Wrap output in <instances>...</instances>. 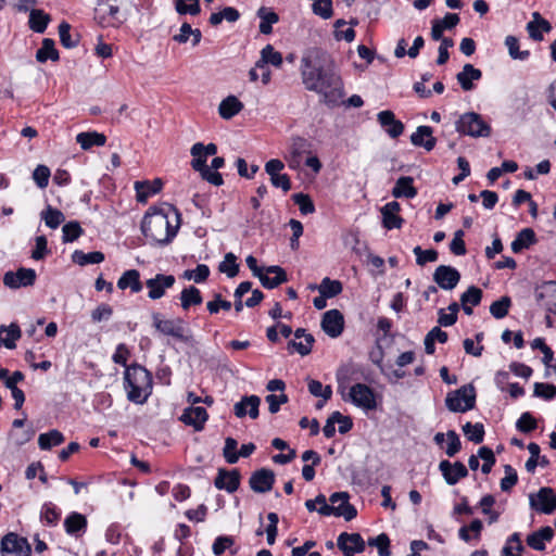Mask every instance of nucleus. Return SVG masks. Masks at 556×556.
<instances>
[{"label":"nucleus","mask_w":556,"mask_h":556,"mask_svg":"<svg viewBox=\"0 0 556 556\" xmlns=\"http://www.w3.org/2000/svg\"><path fill=\"white\" fill-rule=\"evenodd\" d=\"M300 72L305 89L321 96L326 104L336 105L342 99V79L325 50L316 47L306 49L301 58Z\"/></svg>","instance_id":"1"},{"label":"nucleus","mask_w":556,"mask_h":556,"mask_svg":"<svg viewBox=\"0 0 556 556\" xmlns=\"http://www.w3.org/2000/svg\"><path fill=\"white\" fill-rule=\"evenodd\" d=\"M180 227V213L174 206L147 213L141 223V230L150 242L168 244L176 237Z\"/></svg>","instance_id":"2"},{"label":"nucleus","mask_w":556,"mask_h":556,"mask_svg":"<svg viewBox=\"0 0 556 556\" xmlns=\"http://www.w3.org/2000/svg\"><path fill=\"white\" fill-rule=\"evenodd\" d=\"M125 389L127 399L137 404H143L151 393V374L140 365H132L125 370Z\"/></svg>","instance_id":"3"},{"label":"nucleus","mask_w":556,"mask_h":556,"mask_svg":"<svg viewBox=\"0 0 556 556\" xmlns=\"http://www.w3.org/2000/svg\"><path fill=\"white\" fill-rule=\"evenodd\" d=\"M455 128L460 135L472 138H485L491 135V126L476 112L462 114L455 122Z\"/></svg>","instance_id":"4"},{"label":"nucleus","mask_w":556,"mask_h":556,"mask_svg":"<svg viewBox=\"0 0 556 556\" xmlns=\"http://www.w3.org/2000/svg\"><path fill=\"white\" fill-rule=\"evenodd\" d=\"M476 389L472 384H465L450 392L445 399V405L451 412L465 413L475 407Z\"/></svg>","instance_id":"5"},{"label":"nucleus","mask_w":556,"mask_h":556,"mask_svg":"<svg viewBox=\"0 0 556 556\" xmlns=\"http://www.w3.org/2000/svg\"><path fill=\"white\" fill-rule=\"evenodd\" d=\"M339 391L341 392L345 401H350L353 405L364 410H374L377 407V401L374 390L365 383L353 384L348 393V396L343 394L342 386L339 384Z\"/></svg>","instance_id":"6"},{"label":"nucleus","mask_w":556,"mask_h":556,"mask_svg":"<svg viewBox=\"0 0 556 556\" xmlns=\"http://www.w3.org/2000/svg\"><path fill=\"white\" fill-rule=\"evenodd\" d=\"M530 507L542 514H552L556 510V493L548 486L541 488L536 493L529 495Z\"/></svg>","instance_id":"7"},{"label":"nucleus","mask_w":556,"mask_h":556,"mask_svg":"<svg viewBox=\"0 0 556 556\" xmlns=\"http://www.w3.org/2000/svg\"><path fill=\"white\" fill-rule=\"evenodd\" d=\"M348 492H336L330 495V516L343 517L346 521L354 519L357 515L356 508L349 502Z\"/></svg>","instance_id":"8"},{"label":"nucleus","mask_w":556,"mask_h":556,"mask_svg":"<svg viewBox=\"0 0 556 556\" xmlns=\"http://www.w3.org/2000/svg\"><path fill=\"white\" fill-rule=\"evenodd\" d=\"M96 18L100 24L110 26H118L125 21L119 15V8L115 4V0H99Z\"/></svg>","instance_id":"9"},{"label":"nucleus","mask_w":556,"mask_h":556,"mask_svg":"<svg viewBox=\"0 0 556 556\" xmlns=\"http://www.w3.org/2000/svg\"><path fill=\"white\" fill-rule=\"evenodd\" d=\"M152 320L154 328L162 334L170 336L179 340L185 338L182 319H163L160 313H153Z\"/></svg>","instance_id":"10"},{"label":"nucleus","mask_w":556,"mask_h":556,"mask_svg":"<svg viewBox=\"0 0 556 556\" xmlns=\"http://www.w3.org/2000/svg\"><path fill=\"white\" fill-rule=\"evenodd\" d=\"M432 279L439 288L451 291L460 281V273L450 265H440L434 269Z\"/></svg>","instance_id":"11"},{"label":"nucleus","mask_w":556,"mask_h":556,"mask_svg":"<svg viewBox=\"0 0 556 556\" xmlns=\"http://www.w3.org/2000/svg\"><path fill=\"white\" fill-rule=\"evenodd\" d=\"M1 552L2 556H29L30 546L26 539L9 533L1 541Z\"/></svg>","instance_id":"12"},{"label":"nucleus","mask_w":556,"mask_h":556,"mask_svg":"<svg viewBox=\"0 0 556 556\" xmlns=\"http://www.w3.org/2000/svg\"><path fill=\"white\" fill-rule=\"evenodd\" d=\"M36 277L35 269L21 267L16 271H7L3 276V283L10 289H18L33 286Z\"/></svg>","instance_id":"13"},{"label":"nucleus","mask_w":556,"mask_h":556,"mask_svg":"<svg viewBox=\"0 0 556 556\" xmlns=\"http://www.w3.org/2000/svg\"><path fill=\"white\" fill-rule=\"evenodd\" d=\"M176 279L173 275L157 274L155 277L150 278L146 281V286L149 289L148 296L151 300H159L165 295L167 289L172 288Z\"/></svg>","instance_id":"14"},{"label":"nucleus","mask_w":556,"mask_h":556,"mask_svg":"<svg viewBox=\"0 0 556 556\" xmlns=\"http://www.w3.org/2000/svg\"><path fill=\"white\" fill-rule=\"evenodd\" d=\"M337 545L344 556H354L365 549V542L359 533L342 532L338 536Z\"/></svg>","instance_id":"15"},{"label":"nucleus","mask_w":556,"mask_h":556,"mask_svg":"<svg viewBox=\"0 0 556 556\" xmlns=\"http://www.w3.org/2000/svg\"><path fill=\"white\" fill-rule=\"evenodd\" d=\"M275 483V473L273 470L262 468L254 471L249 480L250 488L256 493H267Z\"/></svg>","instance_id":"16"},{"label":"nucleus","mask_w":556,"mask_h":556,"mask_svg":"<svg viewBox=\"0 0 556 556\" xmlns=\"http://www.w3.org/2000/svg\"><path fill=\"white\" fill-rule=\"evenodd\" d=\"M439 469L448 485H455L460 479L468 476V469L460 462L441 460Z\"/></svg>","instance_id":"17"},{"label":"nucleus","mask_w":556,"mask_h":556,"mask_svg":"<svg viewBox=\"0 0 556 556\" xmlns=\"http://www.w3.org/2000/svg\"><path fill=\"white\" fill-rule=\"evenodd\" d=\"M343 325V315L338 309H330L323 316L321 328L331 338H337L342 333Z\"/></svg>","instance_id":"18"},{"label":"nucleus","mask_w":556,"mask_h":556,"mask_svg":"<svg viewBox=\"0 0 556 556\" xmlns=\"http://www.w3.org/2000/svg\"><path fill=\"white\" fill-rule=\"evenodd\" d=\"M401 205L396 201H391L383 205L380 210L382 215V225L384 228L399 229L402 227L404 219L399 215Z\"/></svg>","instance_id":"19"},{"label":"nucleus","mask_w":556,"mask_h":556,"mask_svg":"<svg viewBox=\"0 0 556 556\" xmlns=\"http://www.w3.org/2000/svg\"><path fill=\"white\" fill-rule=\"evenodd\" d=\"M260 404L261 399L257 395H247L233 405V413L238 418L249 415L250 418L256 419L258 417Z\"/></svg>","instance_id":"20"},{"label":"nucleus","mask_w":556,"mask_h":556,"mask_svg":"<svg viewBox=\"0 0 556 556\" xmlns=\"http://www.w3.org/2000/svg\"><path fill=\"white\" fill-rule=\"evenodd\" d=\"M264 288L274 289L287 281V274L280 266H268L257 277Z\"/></svg>","instance_id":"21"},{"label":"nucleus","mask_w":556,"mask_h":556,"mask_svg":"<svg viewBox=\"0 0 556 556\" xmlns=\"http://www.w3.org/2000/svg\"><path fill=\"white\" fill-rule=\"evenodd\" d=\"M380 126L391 138L400 137L404 131V125L401 121L395 118L392 111H381L377 115Z\"/></svg>","instance_id":"22"},{"label":"nucleus","mask_w":556,"mask_h":556,"mask_svg":"<svg viewBox=\"0 0 556 556\" xmlns=\"http://www.w3.org/2000/svg\"><path fill=\"white\" fill-rule=\"evenodd\" d=\"M207 417L208 415L204 407L190 406L184 410L180 420L188 426H192L197 431H200L203 429Z\"/></svg>","instance_id":"23"},{"label":"nucleus","mask_w":556,"mask_h":556,"mask_svg":"<svg viewBox=\"0 0 556 556\" xmlns=\"http://www.w3.org/2000/svg\"><path fill=\"white\" fill-rule=\"evenodd\" d=\"M214 484L218 490H226L229 493H233L240 485V473L237 469L231 471L220 469L215 478Z\"/></svg>","instance_id":"24"},{"label":"nucleus","mask_w":556,"mask_h":556,"mask_svg":"<svg viewBox=\"0 0 556 556\" xmlns=\"http://www.w3.org/2000/svg\"><path fill=\"white\" fill-rule=\"evenodd\" d=\"M306 140L301 137H294L291 139L288 155L286 160L291 169H299L302 164V154L306 150Z\"/></svg>","instance_id":"25"},{"label":"nucleus","mask_w":556,"mask_h":556,"mask_svg":"<svg viewBox=\"0 0 556 556\" xmlns=\"http://www.w3.org/2000/svg\"><path fill=\"white\" fill-rule=\"evenodd\" d=\"M432 132L430 126H419L416 131L412 134L410 141L416 147H424L427 151H431L437 143V139L432 136Z\"/></svg>","instance_id":"26"},{"label":"nucleus","mask_w":556,"mask_h":556,"mask_svg":"<svg viewBox=\"0 0 556 556\" xmlns=\"http://www.w3.org/2000/svg\"><path fill=\"white\" fill-rule=\"evenodd\" d=\"M392 195L396 199H413L417 195V189L414 187V178L410 176H401L392 189Z\"/></svg>","instance_id":"27"},{"label":"nucleus","mask_w":556,"mask_h":556,"mask_svg":"<svg viewBox=\"0 0 556 556\" xmlns=\"http://www.w3.org/2000/svg\"><path fill=\"white\" fill-rule=\"evenodd\" d=\"M553 536L554 530L548 526L543 527L527 536V544L535 551H543L545 543L552 541Z\"/></svg>","instance_id":"28"},{"label":"nucleus","mask_w":556,"mask_h":556,"mask_svg":"<svg viewBox=\"0 0 556 556\" xmlns=\"http://www.w3.org/2000/svg\"><path fill=\"white\" fill-rule=\"evenodd\" d=\"M482 76L480 70L476 68L471 64H465L462 72L456 75L457 81L465 91H469L473 88V80H479Z\"/></svg>","instance_id":"29"},{"label":"nucleus","mask_w":556,"mask_h":556,"mask_svg":"<svg viewBox=\"0 0 556 556\" xmlns=\"http://www.w3.org/2000/svg\"><path fill=\"white\" fill-rule=\"evenodd\" d=\"M532 16L533 21L527 24V30L530 38L541 41L543 39L542 31L548 33L552 29L551 24L539 12H534Z\"/></svg>","instance_id":"30"},{"label":"nucleus","mask_w":556,"mask_h":556,"mask_svg":"<svg viewBox=\"0 0 556 556\" xmlns=\"http://www.w3.org/2000/svg\"><path fill=\"white\" fill-rule=\"evenodd\" d=\"M117 287L121 290L130 288L131 292L138 293L142 290V283L140 281V273L137 269L126 270L118 279Z\"/></svg>","instance_id":"31"},{"label":"nucleus","mask_w":556,"mask_h":556,"mask_svg":"<svg viewBox=\"0 0 556 556\" xmlns=\"http://www.w3.org/2000/svg\"><path fill=\"white\" fill-rule=\"evenodd\" d=\"M482 299V291L476 286L469 287L462 295L460 303L463 311L467 315L472 314V306H477L480 304Z\"/></svg>","instance_id":"32"},{"label":"nucleus","mask_w":556,"mask_h":556,"mask_svg":"<svg viewBox=\"0 0 556 556\" xmlns=\"http://www.w3.org/2000/svg\"><path fill=\"white\" fill-rule=\"evenodd\" d=\"M64 527L70 535L79 536L87 528V519L81 514L72 513L65 518Z\"/></svg>","instance_id":"33"},{"label":"nucleus","mask_w":556,"mask_h":556,"mask_svg":"<svg viewBox=\"0 0 556 556\" xmlns=\"http://www.w3.org/2000/svg\"><path fill=\"white\" fill-rule=\"evenodd\" d=\"M282 62V54L276 51L271 45H267L261 51V58L256 61V67L265 68L267 64L280 67Z\"/></svg>","instance_id":"34"},{"label":"nucleus","mask_w":556,"mask_h":556,"mask_svg":"<svg viewBox=\"0 0 556 556\" xmlns=\"http://www.w3.org/2000/svg\"><path fill=\"white\" fill-rule=\"evenodd\" d=\"M135 189L137 191V200L143 203L149 197L157 193L162 189V181L161 179H155L152 182L136 181Z\"/></svg>","instance_id":"35"},{"label":"nucleus","mask_w":556,"mask_h":556,"mask_svg":"<svg viewBox=\"0 0 556 556\" xmlns=\"http://www.w3.org/2000/svg\"><path fill=\"white\" fill-rule=\"evenodd\" d=\"M242 109V102H240L235 96H228L219 103L218 113L224 119H230Z\"/></svg>","instance_id":"36"},{"label":"nucleus","mask_w":556,"mask_h":556,"mask_svg":"<svg viewBox=\"0 0 556 556\" xmlns=\"http://www.w3.org/2000/svg\"><path fill=\"white\" fill-rule=\"evenodd\" d=\"M257 16L261 20L260 31L264 35L271 34L273 25L279 21L278 14L268 8L262 7L257 10Z\"/></svg>","instance_id":"37"},{"label":"nucleus","mask_w":556,"mask_h":556,"mask_svg":"<svg viewBox=\"0 0 556 556\" xmlns=\"http://www.w3.org/2000/svg\"><path fill=\"white\" fill-rule=\"evenodd\" d=\"M77 143L80 144L81 149L88 150L93 146L102 147L106 142V137L103 134L96 131L79 132L76 136Z\"/></svg>","instance_id":"38"},{"label":"nucleus","mask_w":556,"mask_h":556,"mask_svg":"<svg viewBox=\"0 0 556 556\" xmlns=\"http://www.w3.org/2000/svg\"><path fill=\"white\" fill-rule=\"evenodd\" d=\"M21 337V329L16 324H11L9 327H0V344L7 349H14L15 341Z\"/></svg>","instance_id":"39"},{"label":"nucleus","mask_w":556,"mask_h":556,"mask_svg":"<svg viewBox=\"0 0 556 556\" xmlns=\"http://www.w3.org/2000/svg\"><path fill=\"white\" fill-rule=\"evenodd\" d=\"M535 242V233L531 228H525L517 235L516 239L511 242V250L515 253L521 252L523 249L529 248Z\"/></svg>","instance_id":"40"},{"label":"nucleus","mask_w":556,"mask_h":556,"mask_svg":"<svg viewBox=\"0 0 556 556\" xmlns=\"http://www.w3.org/2000/svg\"><path fill=\"white\" fill-rule=\"evenodd\" d=\"M72 260L80 266L99 264L104 261V254L99 251L84 253L83 251L76 250L72 255Z\"/></svg>","instance_id":"41"},{"label":"nucleus","mask_w":556,"mask_h":556,"mask_svg":"<svg viewBox=\"0 0 556 556\" xmlns=\"http://www.w3.org/2000/svg\"><path fill=\"white\" fill-rule=\"evenodd\" d=\"M523 549L521 536L518 532H515L507 539L502 549V556H522Z\"/></svg>","instance_id":"42"},{"label":"nucleus","mask_w":556,"mask_h":556,"mask_svg":"<svg viewBox=\"0 0 556 556\" xmlns=\"http://www.w3.org/2000/svg\"><path fill=\"white\" fill-rule=\"evenodd\" d=\"M50 17L41 10L33 9L29 14V27L35 33L42 34L48 26Z\"/></svg>","instance_id":"43"},{"label":"nucleus","mask_w":556,"mask_h":556,"mask_svg":"<svg viewBox=\"0 0 556 556\" xmlns=\"http://www.w3.org/2000/svg\"><path fill=\"white\" fill-rule=\"evenodd\" d=\"M63 442L64 435L55 429L41 433L38 438V445L41 450H50L52 446L60 445Z\"/></svg>","instance_id":"44"},{"label":"nucleus","mask_w":556,"mask_h":556,"mask_svg":"<svg viewBox=\"0 0 556 556\" xmlns=\"http://www.w3.org/2000/svg\"><path fill=\"white\" fill-rule=\"evenodd\" d=\"M56 61L59 60V52L54 48V41L46 38L42 41V46L36 52V60L40 63H45L47 60Z\"/></svg>","instance_id":"45"},{"label":"nucleus","mask_w":556,"mask_h":556,"mask_svg":"<svg viewBox=\"0 0 556 556\" xmlns=\"http://www.w3.org/2000/svg\"><path fill=\"white\" fill-rule=\"evenodd\" d=\"M181 307L189 309L191 305H199L202 303V295L198 288L190 286L185 288L180 293Z\"/></svg>","instance_id":"46"},{"label":"nucleus","mask_w":556,"mask_h":556,"mask_svg":"<svg viewBox=\"0 0 556 556\" xmlns=\"http://www.w3.org/2000/svg\"><path fill=\"white\" fill-rule=\"evenodd\" d=\"M41 218L45 220V224L52 229L58 228L64 220V214L51 206H48L45 211L41 212Z\"/></svg>","instance_id":"47"},{"label":"nucleus","mask_w":556,"mask_h":556,"mask_svg":"<svg viewBox=\"0 0 556 556\" xmlns=\"http://www.w3.org/2000/svg\"><path fill=\"white\" fill-rule=\"evenodd\" d=\"M202 150L204 149L203 143L201 142L194 143L190 149V153L192 155L191 166L195 172H200L207 167L206 160L208 156H206Z\"/></svg>","instance_id":"48"},{"label":"nucleus","mask_w":556,"mask_h":556,"mask_svg":"<svg viewBox=\"0 0 556 556\" xmlns=\"http://www.w3.org/2000/svg\"><path fill=\"white\" fill-rule=\"evenodd\" d=\"M175 10L180 15H198L201 12L200 0H175Z\"/></svg>","instance_id":"49"},{"label":"nucleus","mask_w":556,"mask_h":556,"mask_svg":"<svg viewBox=\"0 0 556 556\" xmlns=\"http://www.w3.org/2000/svg\"><path fill=\"white\" fill-rule=\"evenodd\" d=\"M318 290L320 294L333 298L342 292V283L339 280H331L326 277L321 280Z\"/></svg>","instance_id":"50"},{"label":"nucleus","mask_w":556,"mask_h":556,"mask_svg":"<svg viewBox=\"0 0 556 556\" xmlns=\"http://www.w3.org/2000/svg\"><path fill=\"white\" fill-rule=\"evenodd\" d=\"M59 36L61 43L67 49L74 48L78 45L79 36L76 35L73 37L71 35V25L66 22H62L59 25Z\"/></svg>","instance_id":"51"},{"label":"nucleus","mask_w":556,"mask_h":556,"mask_svg":"<svg viewBox=\"0 0 556 556\" xmlns=\"http://www.w3.org/2000/svg\"><path fill=\"white\" fill-rule=\"evenodd\" d=\"M218 269L220 273L226 274L229 278H233L239 273V265L237 257L233 253L229 252L225 255L224 261L219 264Z\"/></svg>","instance_id":"52"},{"label":"nucleus","mask_w":556,"mask_h":556,"mask_svg":"<svg viewBox=\"0 0 556 556\" xmlns=\"http://www.w3.org/2000/svg\"><path fill=\"white\" fill-rule=\"evenodd\" d=\"M308 391L316 397H323L324 402L328 401L332 395V389L330 386H323L318 380L309 379L307 382Z\"/></svg>","instance_id":"53"},{"label":"nucleus","mask_w":556,"mask_h":556,"mask_svg":"<svg viewBox=\"0 0 556 556\" xmlns=\"http://www.w3.org/2000/svg\"><path fill=\"white\" fill-rule=\"evenodd\" d=\"M60 518V510L52 503H45L40 510V519L48 526L56 525Z\"/></svg>","instance_id":"54"},{"label":"nucleus","mask_w":556,"mask_h":556,"mask_svg":"<svg viewBox=\"0 0 556 556\" xmlns=\"http://www.w3.org/2000/svg\"><path fill=\"white\" fill-rule=\"evenodd\" d=\"M511 301L508 296H503L497 301H494L490 306L491 315L496 319H502L508 314Z\"/></svg>","instance_id":"55"},{"label":"nucleus","mask_w":556,"mask_h":556,"mask_svg":"<svg viewBox=\"0 0 556 556\" xmlns=\"http://www.w3.org/2000/svg\"><path fill=\"white\" fill-rule=\"evenodd\" d=\"M463 431L469 441L475 443H481L483 441L484 428L482 424L477 422L472 425L471 422H467L463 426Z\"/></svg>","instance_id":"56"},{"label":"nucleus","mask_w":556,"mask_h":556,"mask_svg":"<svg viewBox=\"0 0 556 556\" xmlns=\"http://www.w3.org/2000/svg\"><path fill=\"white\" fill-rule=\"evenodd\" d=\"M314 343V337L312 334L305 336V339H295L290 341L288 344V349H293L302 356H305L311 353L312 345Z\"/></svg>","instance_id":"57"},{"label":"nucleus","mask_w":556,"mask_h":556,"mask_svg":"<svg viewBox=\"0 0 556 556\" xmlns=\"http://www.w3.org/2000/svg\"><path fill=\"white\" fill-rule=\"evenodd\" d=\"M505 45L508 49L509 55L514 60L523 61V60L528 59V56L530 54L529 51L528 50H525V51L519 50V41L515 36H507L505 39Z\"/></svg>","instance_id":"58"},{"label":"nucleus","mask_w":556,"mask_h":556,"mask_svg":"<svg viewBox=\"0 0 556 556\" xmlns=\"http://www.w3.org/2000/svg\"><path fill=\"white\" fill-rule=\"evenodd\" d=\"M292 199L303 215L313 214L315 212V205L308 194L294 193Z\"/></svg>","instance_id":"59"},{"label":"nucleus","mask_w":556,"mask_h":556,"mask_svg":"<svg viewBox=\"0 0 556 556\" xmlns=\"http://www.w3.org/2000/svg\"><path fill=\"white\" fill-rule=\"evenodd\" d=\"M413 252L416 255V263L419 266H424L427 263L435 262L439 257V254L435 250H433V249L422 250L419 245L415 247Z\"/></svg>","instance_id":"60"},{"label":"nucleus","mask_w":556,"mask_h":556,"mask_svg":"<svg viewBox=\"0 0 556 556\" xmlns=\"http://www.w3.org/2000/svg\"><path fill=\"white\" fill-rule=\"evenodd\" d=\"M478 456L483 460V464L481 466V471L484 475H488L491 472L492 467L495 464V456L493 451L488 446H481L478 450Z\"/></svg>","instance_id":"61"},{"label":"nucleus","mask_w":556,"mask_h":556,"mask_svg":"<svg viewBox=\"0 0 556 556\" xmlns=\"http://www.w3.org/2000/svg\"><path fill=\"white\" fill-rule=\"evenodd\" d=\"M313 13L320 16L324 20H328L332 16V0H317L312 4Z\"/></svg>","instance_id":"62"},{"label":"nucleus","mask_w":556,"mask_h":556,"mask_svg":"<svg viewBox=\"0 0 556 556\" xmlns=\"http://www.w3.org/2000/svg\"><path fill=\"white\" fill-rule=\"evenodd\" d=\"M63 241L73 242L83 233V229L77 222H70L62 228Z\"/></svg>","instance_id":"63"},{"label":"nucleus","mask_w":556,"mask_h":556,"mask_svg":"<svg viewBox=\"0 0 556 556\" xmlns=\"http://www.w3.org/2000/svg\"><path fill=\"white\" fill-rule=\"evenodd\" d=\"M533 394L544 400H553L556 396V387L549 383L535 382Z\"/></svg>","instance_id":"64"}]
</instances>
